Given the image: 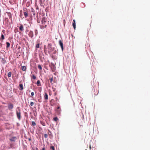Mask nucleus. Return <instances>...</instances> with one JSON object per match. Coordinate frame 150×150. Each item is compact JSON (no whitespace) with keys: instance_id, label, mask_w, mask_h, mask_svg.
Listing matches in <instances>:
<instances>
[{"instance_id":"f257e3e1","label":"nucleus","mask_w":150,"mask_h":150,"mask_svg":"<svg viewBox=\"0 0 150 150\" xmlns=\"http://www.w3.org/2000/svg\"><path fill=\"white\" fill-rule=\"evenodd\" d=\"M48 52L49 54H50L54 50V48L52 47L50 44H49L47 46Z\"/></svg>"},{"instance_id":"f03ea898","label":"nucleus","mask_w":150,"mask_h":150,"mask_svg":"<svg viewBox=\"0 0 150 150\" xmlns=\"http://www.w3.org/2000/svg\"><path fill=\"white\" fill-rule=\"evenodd\" d=\"M49 66L51 68L52 71L53 72H54L56 70V67L54 64L52 62L49 64Z\"/></svg>"},{"instance_id":"7ed1b4c3","label":"nucleus","mask_w":150,"mask_h":150,"mask_svg":"<svg viewBox=\"0 0 150 150\" xmlns=\"http://www.w3.org/2000/svg\"><path fill=\"white\" fill-rule=\"evenodd\" d=\"M16 113L17 118L20 120L21 118V112L20 109H19L18 111L17 110Z\"/></svg>"},{"instance_id":"20e7f679","label":"nucleus","mask_w":150,"mask_h":150,"mask_svg":"<svg viewBox=\"0 0 150 150\" xmlns=\"http://www.w3.org/2000/svg\"><path fill=\"white\" fill-rule=\"evenodd\" d=\"M23 10L24 15L25 16V18H26L28 16V10L27 8H23Z\"/></svg>"},{"instance_id":"39448f33","label":"nucleus","mask_w":150,"mask_h":150,"mask_svg":"<svg viewBox=\"0 0 150 150\" xmlns=\"http://www.w3.org/2000/svg\"><path fill=\"white\" fill-rule=\"evenodd\" d=\"M47 23H42L41 25L40 26V28L41 29H43L47 27Z\"/></svg>"},{"instance_id":"423d86ee","label":"nucleus","mask_w":150,"mask_h":150,"mask_svg":"<svg viewBox=\"0 0 150 150\" xmlns=\"http://www.w3.org/2000/svg\"><path fill=\"white\" fill-rule=\"evenodd\" d=\"M59 45H60V46L61 47L62 50V51H63V50L64 48H63V45L62 41L61 40H60L59 41Z\"/></svg>"},{"instance_id":"0eeeda50","label":"nucleus","mask_w":150,"mask_h":150,"mask_svg":"<svg viewBox=\"0 0 150 150\" xmlns=\"http://www.w3.org/2000/svg\"><path fill=\"white\" fill-rule=\"evenodd\" d=\"M13 105L12 103H10L8 104V108L9 109L11 110L13 108Z\"/></svg>"},{"instance_id":"6e6552de","label":"nucleus","mask_w":150,"mask_h":150,"mask_svg":"<svg viewBox=\"0 0 150 150\" xmlns=\"http://www.w3.org/2000/svg\"><path fill=\"white\" fill-rule=\"evenodd\" d=\"M29 36L31 38H32L33 36V31H30L28 34Z\"/></svg>"},{"instance_id":"1a4fd4ad","label":"nucleus","mask_w":150,"mask_h":150,"mask_svg":"<svg viewBox=\"0 0 150 150\" xmlns=\"http://www.w3.org/2000/svg\"><path fill=\"white\" fill-rule=\"evenodd\" d=\"M41 23H47V22L46 19L45 17H43L42 18V20H41Z\"/></svg>"},{"instance_id":"9d476101","label":"nucleus","mask_w":150,"mask_h":150,"mask_svg":"<svg viewBox=\"0 0 150 150\" xmlns=\"http://www.w3.org/2000/svg\"><path fill=\"white\" fill-rule=\"evenodd\" d=\"M20 27L19 28V29L21 31H22L24 30L23 26L22 24H20Z\"/></svg>"},{"instance_id":"9b49d317","label":"nucleus","mask_w":150,"mask_h":150,"mask_svg":"<svg viewBox=\"0 0 150 150\" xmlns=\"http://www.w3.org/2000/svg\"><path fill=\"white\" fill-rule=\"evenodd\" d=\"M72 25L74 28V29L75 30L76 28V22L75 20H74L72 22Z\"/></svg>"},{"instance_id":"f8f14e48","label":"nucleus","mask_w":150,"mask_h":150,"mask_svg":"<svg viewBox=\"0 0 150 150\" xmlns=\"http://www.w3.org/2000/svg\"><path fill=\"white\" fill-rule=\"evenodd\" d=\"M19 89L20 90H22L23 89V85L22 84H20L19 85Z\"/></svg>"},{"instance_id":"ddd939ff","label":"nucleus","mask_w":150,"mask_h":150,"mask_svg":"<svg viewBox=\"0 0 150 150\" xmlns=\"http://www.w3.org/2000/svg\"><path fill=\"white\" fill-rule=\"evenodd\" d=\"M61 109H59V110H56V112L57 113V114L58 115H59L61 113Z\"/></svg>"},{"instance_id":"4468645a","label":"nucleus","mask_w":150,"mask_h":150,"mask_svg":"<svg viewBox=\"0 0 150 150\" xmlns=\"http://www.w3.org/2000/svg\"><path fill=\"white\" fill-rule=\"evenodd\" d=\"M23 71H25L26 70V68L25 66H23L21 67Z\"/></svg>"},{"instance_id":"2eb2a0df","label":"nucleus","mask_w":150,"mask_h":150,"mask_svg":"<svg viewBox=\"0 0 150 150\" xmlns=\"http://www.w3.org/2000/svg\"><path fill=\"white\" fill-rule=\"evenodd\" d=\"M36 84L38 86H41L40 81L39 80H38L37 81Z\"/></svg>"},{"instance_id":"dca6fc26","label":"nucleus","mask_w":150,"mask_h":150,"mask_svg":"<svg viewBox=\"0 0 150 150\" xmlns=\"http://www.w3.org/2000/svg\"><path fill=\"white\" fill-rule=\"evenodd\" d=\"M44 98L45 99L47 100L48 99V96L47 93H45V95L44 96Z\"/></svg>"},{"instance_id":"f3484780","label":"nucleus","mask_w":150,"mask_h":150,"mask_svg":"<svg viewBox=\"0 0 150 150\" xmlns=\"http://www.w3.org/2000/svg\"><path fill=\"white\" fill-rule=\"evenodd\" d=\"M6 45H7V46H6V48H8L9 47H10V43L8 42H6Z\"/></svg>"},{"instance_id":"a211bd4d","label":"nucleus","mask_w":150,"mask_h":150,"mask_svg":"<svg viewBox=\"0 0 150 150\" xmlns=\"http://www.w3.org/2000/svg\"><path fill=\"white\" fill-rule=\"evenodd\" d=\"M38 69H39L40 70H42V67L41 65L40 64H38Z\"/></svg>"},{"instance_id":"6ab92c4d","label":"nucleus","mask_w":150,"mask_h":150,"mask_svg":"<svg viewBox=\"0 0 150 150\" xmlns=\"http://www.w3.org/2000/svg\"><path fill=\"white\" fill-rule=\"evenodd\" d=\"M31 11L33 13V15H35V11L32 8L31 9Z\"/></svg>"},{"instance_id":"aec40b11","label":"nucleus","mask_w":150,"mask_h":150,"mask_svg":"<svg viewBox=\"0 0 150 150\" xmlns=\"http://www.w3.org/2000/svg\"><path fill=\"white\" fill-rule=\"evenodd\" d=\"M15 140L16 139V137H15L12 138V139H10V140L12 141H15Z\"/></svg>"},{"instance_id":"412c9836","label":"nucleus","mask_w":150,"mask_h":150,"mask_svg":"<svg viewBox=\"0 0 150 150\" xmlns=\"http://www.w3.org/2000/svg\"><path fill=\"white\" fill-rule=\"evenodd\" d=\"M35 47L36 48H39L40 47V44L39 43H38L36 45Z\"/></svg>"},{"instance_id":"4be33fe9","label":"nucleus","mask_w":150,"mask_h":150,"mask_svg":"<svg viewBox=\"0 0 150 150\" xmlns=\"http://www.w3.org/2000/svg\"><path fill=\"white\" fill-rule=\"evenodd\" d=\"M53 119L56 122L58 120V118H57V117H56L54 118Z\"/></svg>"},{"instance_id":"5701e85b","label":"nucleus","mask_w":150,"mask_h":150,"mask_svg":"<svg viewBox=\"0 0 150 150\" xmlns=\"http://www.w3.org/2000/svg\"><path fill=\"white\" fill-rule=\"evenodd\" d=\"M11 72H9L8 74V77H11Z\"/></svg>"},{"instance_id":"b1692460","label":"nucleus","mask_w":150,"mask_h":150,"mask_svg":"<svg viewBox=\"0 0 150 150\" xmlns=\"http://www.w3.org/2000/svg\"><path fill=\"white\" fill-rule=\"evenodd\" d=\"M50 149L52 150H55L54 147L52 146H50Z\"/></svg>"},{"instance_id":"393cba45","label":"nucleus","mask_w":150,"mask_h":150,"mask_svg":"<svg viewBox=\"0 0 150 150\" xmlns=\"http://www.w3.org/2000/svg\"><path fill=\"white\" fill-rule=\"evenodd\" d=\"M32 125L33 126L36 125V123L34 121H32Z\"/></svg>"},{"instance_id":"a878e982","label":"nucleus","mask_w":150,"mask_h":150,"mask_svg":"<svg viewBox=\"0 0 150 150\" xmlns=\"http://www.w3.org/2000/svg\"><path fill=\"white\" fill-rule=\"evenodd\" d=\"M35 33L36 35H37L38 33V31L37 30H35Z\"/></svg>"},{"instance_id":"bb28decb","label":"nucleus","mask_w":150,"mask_h":150,"mask_svg":"<svg viewBox=\"0 0 150 150\" xmlns=\"http://www.w3.org/2000/svg\"><path fill=\"white\" fill-rule=\"evenodd\" d=\"M1 38L2 40H3L4 39V37L3 34H2L1 35Z\"/></svg>"},{"instance_id":"cd10ccee","label":"nucleus","mask_w":150,"mask_h":150,"mask_svg":"<svg viewBox=\"0 0 150 150\" xmlns=\"http://www.w3.org/2000/svg\"><path fill=\"white\" fill-rule=\"evenodd\" d=\"M32 78L33 79H36V77L34 75H33L32 76Z\"/></svg>"},{"instance_id":"c85d7f7f","label":"nucleus","mask_w":150,"mask_h":150,"mask_svg":"<svg viewBox=\"0 0 150 150\" xmlns=\"http://www.w3.org/2000/svg\"><path fill=\"white\" fill-rule=\"evenodd\" d=\"M34 103L33 102H31L30 103V105L31 106H33L34 105Z\"/></svg>"},{"instance_id":"c756f323","label":"nucleus","mask_w":150,"mask_h":150,"mask_svg":"<svg viewBox=\"0 0 150 150\" xmlns=\"http://www.w3.org/2000/svg\"><path fill=\"white\" fill-rule=\"evenodd\" d=\"M33 150H38V149L37 147H35V148L34 147L33 149Z\"/></svg>"},{"instance_id":"7c9ffc66","label":"nucleus","mask_w":150,"mask_h":150,"mask_svg":"<svg viewBox=\"0 0 150 150\" xmlns=\"http://www.w3.org/2000/svg\"><path fill=\"white\" fill-rule=\"evenodd\" d=\"M50 83H52V81L53 80V78H50Z\"/></svg>"},{"instance_id":"2f4dec72","label":"nucleus","mask_w":150,"mask_h":150,"mask_svg":"<svg viewBox=\"0 0 150 150\" xmlns=\"http://www.w3.org/2000/svg\"><path fill=\"white\" fill-rule=\"evenodd\" d=\"M44 137L45 138H47L48 137V136L47 134H44Z\"/></svg>"},{"instance_id":"473e14b6","label":"nucleus","mask_w":150,"mask_h":150,"mask_svg":"<svg viewBox=\"0 0 150 150\" xmlns=\"http://www.w3.org/2000/svg\"><path fill=\"white\" fill-rule=\"evenodd\" d=\"M34 95V92H32L31 93V95L32 96H33Z\"/></svg>"},{"instance_id":"72a5a7b5","label":"nucleus","mask_w":150,"mask_h":150,"mask_svg":"<svg viewBox=\"0 0 150 150\" xmlns=\"http://www.w3.org/2000/svg\"><path fill=\"white\" fill-rule=\"evenodd\" d=\"M48 131H49L48 134L49 135H50L51 134V132L50 131H49V130H48Z\"/></svg>"},{"instance_id":"f704fd0d","label":"nucleus","mask_w":150,"mask_h":150,"mask_svg":"<svg viewBox=\"0 0 150 150\" xmlns=\"http://www.w3.org/2000/svg\"><path fill=\"white\" fill-rule=\"evenodd\" d=\"M59 109H61L60 108L59 106H57V110H59Z\"/></svg>"},{"instance_id":"c9c22d12","label":"nucleus","mask_w":150,"mask_h":150,"mask_svg":"<svg viewBox=\"0 0 150 150\" xmlns=\"http://www.w3.org/2000/svg\"><path fill=\"white\" fill-rule=\"evenodd\" d=\"M56 90V89L55 88H53V91L54 92Z\"/></svg>"},{"instance_id":"e433bc0d","label":"nucleus","mask_w":150,"mask_h":150,"mask_svg":"<svg viewBox=\"0 0 150 150\" xmlns=\"http://www.w3.org/2000/svg\"><path fill=\"white\" fill-rule=\"evenodd\" d=\"M28 139L29 141H31V138H29Z\"/></svg>"},{"instance_id":"4c0bfd02","label":"nucleus","mask_w":150,"mask_h":150,"mask_svg":"<svg viewBox=\"0 0 150 150\" xmlns=\"http://www.w3.org/2000/svg\"><path fill=\"white\" fill-rule=\"evenodd\" d=\"M37 22H38V23H40V21L38 20V19H37Z\"/></svg>"},{"instance_id":"58836bf2","label":"nucleus","mask_w":150,"mask_h":150,"mask_svg":"<svg viewBox=\"0 0 150 150\" xmlns=\"http://www.w3.org/2000/svg\"><path fill=\"white\" fill-rule=\"evenodd\" d=\"M89 148L90 149H91V146L90 144V146H89Z\"/></svg>"},{"instance_id":"ea45409f","label":"nucleus","mask_w":150,"mask_h":150,"mask_svg":"<svg viewBox=\"0 0 150 150\" xmlns=\"http://www.w3.org/2000/svg\"><path fill=\"white\" fill-rule=\"evenodd\" d=\"M64 25H65V20H64Z\"/></svg>"},{"instance_id":"a19ab883","label":"nucleus","mask_w":150,"mask_h":150,"mask_svg":"<svg viewBox=\"0 0 150 150\" xmlns=\"http://www.w3.org/2000/svg\"><path fill=\"white\" fill-rule=\"evenodd\" d=\"M42 150H45V148H42Z\"/></svg>"},{"instance_id":"79ce46f5","label":"nucleus","mask_w":150,"mask_h":150,"mask_svg":"<svg viewBox=\"0 0 150 150\" xmlns=\"http://www.w3.org/2000/svg\"><path fill=\"white\" fill-rule=\"evenodd\" d=\"M20 16H21H21H22V14H21V13Z\"/></svg>"},{"instance_id":"37998d69","label":"nucleus","mask_w":150,"mask_h":150,"mask_svg":"<svg viewBox=\"0 0 150 150\" xmlns=\"http://www.w3.org/2000/svg\"><path fill=\"white\" fill-rule=\"evenodd\" d=\"M20 12L21 13L22 12V10H21L20 11Z\"/></svg>"},{"instance_id":"c03bdc74","label":"nucleus","mask_w":150,"mask_h":150,"mask_svg":"<svg viewBox=\"0 0 150 150\" xmlns=\"http://www.w3.org/2000/svg\"><path fill=\"white\" fill-rule=\"evenodd\" d=\"M51 105H52V106H53V104H52V103H51Z\"/></svg>"},{"instance_id":"a18cd8bd","label":"nucleus","mask_w":150,"mask_h":150,"mask_svg":"<svg viewBox=\"0 0 150 150\" xmlns=\"http://www.w3.org/2000/svg\"><path fill=\"white\" fill-rule=\"evenodd\" d=\"M52 100H52L51 101V102H52Z\"/></svg>"},{"instance_id":"49530a36","label":"nucleus","mask_w":150,"mask_h":150,"mask_svg":"<svg viewBox=\"0 0 150 150\" xmlns=\"http://www.w3.org/2000/svg\"><path fill=\"white\" fill-rule=\"evenodd\" d=\"M3 103V104H5V103Z\"/></svg>"}]
</instances>
